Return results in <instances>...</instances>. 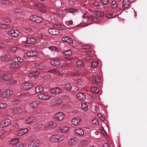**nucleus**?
<instances>
[{"instance_id": "obj_39", "label": "nucleus", "mask_w": 147, "mask_h": 147, "mask_svg": "<svg viewBox=\"0 0 147 147\" xmlns=\"http://www.w3.org/2000/svg\"><path fill=\"white\" fill-rule=\"evenodd\" d=\"M19 140L20 139L19 138L12 139L10 141V143L11 144H13V145H15L18 143V142Z\"/></svg>"}, {"instance_id": "obj_57", "label": "nucleus", "mask_w": 147, "mask_h": 147, "mask_svg": "<svg viewBox=\"0 0 147 147\" xmlns=\"http://www.w3.org/2000/svg\"><path fill=\"white\" fill-rule=\"evenodd\" d=\"M76 64L77 65H80L82 67L84 66V63L81 61H78L76 62Z\"/></svg>"}, {"instance_id": "obj_60", "label": "nucleus", "mask_w": 147, "mask_h": 147, "mask_svg": "<svg viewBox=\"0 0 147 147\" xmlns=\"http://www.w3.org/2000/svg\"><path fill=\"white\" fill-rule=\"evenodd\" d=\"M100 130L101 132L104 136L106 135L107 134L106 132L103 127H101L100 128Z\"/></svg>"}, {"instance_id": "obj_21", "label": "nucleus", "mask_w": 147, "mask_h": 147, "mask_svg": "<svg viewBox=\"0 0 147 147\" xmlns=\"http://www.w3.org/2000/svg\"><path fill=\"white\" fill-rule=\"evenodd\" d=\"M78 142V139L76 138L71 139L68 142V144L71 146H73Z\"/></svg>"}, {"instance_id": "obj_51", "label": "nucleus", "mask_w": 147, "mask_h": 147, "mask_svg": "<svg viewBox=\"0 0 147 147\" xmlns=\"http://www.w3.org/2000/svg\"><path fill=\"white\" fill-rule=\"evenodd\" d=\"M95 13L96 15L99 17L102 16L104 15V13L101 11H96Z\"/></svg>"}, {"instance_id": "obj_64", "label": "nucleus", "mask_w": 147, "mask_h": 147, "mask_svg": "<svg viewBox=\"0 0 147 147\" xmlns=\"http://www.w3.org/2000/svg\"><path fill=\"white\" fill-rule=\"evenodd\" d=\"M93 57L91 56H88L85 57V59L87 60H91L92 59Z\"/></svg>"}, {"instance_id": "obj_61", "label": "nucleus", "mask_w": 147, "mask_h": 147, "mask_svg": "<svg viewBox=\"0 0 147 147\" xmlns=\"http://www.w3.org/2000/svg\"><path fill=\"white\" fill-rule=\"evenodd\" d=\"M90 47V45H86L82 47V49H89Z\"/></svg>"}, {"instance_id": "obj_9", "label": "nucleus", "mask_w": 147, "mask_h": 147, "mask_svg": "<svg viewBox=\"0 0 147 147\" xmlns=\"http://www.w3.org/2000/svg\"><path fill=\"white\" fill-rule=\"evenodd\" d=\"M20 31L17 30H10L7 31L8 34L11 37H17L19 35Z\"/></svg>"}, {"instance_id": "obj_19", "label": "nucleus", "mask_w": 147, "mask_h": 147, "mask_svg": "<svg viewBox=\"0 0 147 147\" xmlns=\"http://www.w3.org/2000/svg\"><path fill=\"white\" fill-rule=\"evenodd\" d=\"M37 42V40L32 37H28L27 38L26 43L28 44H33L36 43Z\"/></svg>"}, {"instance_id": "obj_18", "label": "nucleus", "mask_w": 147, "mask_h": 147, "mask_svg": "<svg viewBox=\"0 0 147 147\" xmlns=\"http://www.w3.org/2000/svg\"><path fill=\"white\" fill-rule=\"evenodd\" d=\"M38 53L34 51L30 50L26 53V55L29 57H35L38 55Z\"/></svg>"}, {"instance_id": "obj_32", "label": "nucleus", "mask_w": 147, "mask_h": 147, "mask_svg": "<svg viewBox=\"0 0 147 147\" xmlns=\"http://www.w3.org/2000/svg\"><path fill=\"white\" fill-rule=\"evenodd\" d=\"M10 58V56L9 55H6L1 57V60L2 61L6 62L8 61L9 60Z\"/></svg>"}, {"instance_id": "obj_10", "label": "nucleus", "mask_w": 147, "mask_h": 147, "mask_svg": "<svg viewBox=\"0 0 147 147\" xmlns=\"http://www.w3.org/2000/svg\"><path fill=\"white\" fill-rule=\"evenodd\" d=\"M30 20L35 22L37 23H40L43 22V20L42 18L36 16H32L30 18Z\"/></svg>"}, {"instance_id": "obj_23", "label": "nucleus", "mask_w": 147, "mask_h": 147, "mask_svg": "<svg viewBox=\"0 0 147 147\" xmlns=\"http://www.w3.org/2000/svg\"><path fill=\"white\" fill-rule=\"evenodd\" d=\"M38 98L40 99H47L50 98L48 95L43 93H40L37 95Z\"/></svg>"}, {"instance_id": "obj_44", "label": "nucleus", "mask_w": 147, "mask_h": 147, "mask_svg": "<svg viewBox=\"0 0 147 147\" xmlns=\"http://www.w3.org/2000/svg\"><path fill=\"white\" fill-rule=\"evenodd\" d=\"M90 90L92 92L95 93H97L99 92V89L96 87H92L91 88Z\"/></svg>"}, {"instance_id": "obj_7", "label": "nucleus", "mask_w": 147, "mask_h": 147, "mask_svg": "<svg viewBox=\"0 0 147 147\" xmlns=\"http://www.w3.org/2000/svg\"><path fill=\"white\" fill-rule=\"evenodd\" d=\"M11 123L10 119L7 118L3 120L0 123V127L1 128L7 127Z\"/></svg>"}, {"instance_id": "obj_47", "label": "nucleus", "mask_w": 147, "mask_h": 147, "mask_svg": "<svg viewBox=\"0 0 147 147\" xmlns=\"http://www.w3.org/2000/svg\"><path fill=\"white\" fill-rule=\"evenodd\" d=\"M48 71L49 72L54 74L59 73V69H52L50 70H49Z\"/></svg>"}, {"instance_id": "obj_46", "label": "nucleus", "mask_w": 147, "mask_h": 147, "mask_svg": "<svg viewBox=\"0 0 147 147\" xmlns=\"http://www.w3.org/2000/svg\"><path fill=\"white\" fill-rule=\"evenodd\" d=\"M0 3L1 4L7 5L11 4L12 2L7 0H2L0 1Z\"/></svg>"}, {"instance_id": "obj_52", "label": "nucleus", "mask_w": 147, "mask_h": 147, "mask_svg": "<svg viewBox=\"0 0 147 147\" xmlns=\"http://www.w3.org/2000/svg\"><path fill=\"white\" fill-rule=\"evenodd\" d=\"M39 71L37 70L36 71V72H33L32 73H30L29 74V76L31 77H34L37 74V73H39Z\"/></svg>"}, {"instance_id": "obj_53", "label": "nucleus", "mask_w": 147, "mask_h": 147, "mask_svg": "<svg viewBox=\"0 0 147 147\" xmlns=\"http://www.w3.org/2000/svg\"><path fill=\"white\" fill-rule=\"evenodd\" d=\"M117 4L116 1H113L112 2L111 7L112 8H115L117 7Z\"/></svg>"}, {"instance_id": "obj_1", "label": "nucleus", "mask_w": 147, "mask_h": 147, "mask_svg": "<svg viewBox=\"0 0 147 147\" xmlns=\"http://www.w3.org/2000/svg\"><path fill=\"white\" fill-rule=\"evenodd\" d=\"M64 139V135L57 134L52 135L49 138V141L52 143H60L63 142Z\"/></svg>"}, {"instance_id": "obj_40", "label": "nucleus", "mask_w": 147, "mask_h": 147, "mask_svg": "<svg viewBox=\"0 0 147 147\" xmlns=\"http://www.w3.org/2000/svg\"><path fill=\"white\" fill-rule=\"evenodd\" d=\"M24 144L22 142H19L18 144L13 145L11 147H24Z\"/></svg>"}, {"instance_id": "obj_26", "label": "nucleus", "mask_w": 147, "mask_h": 147, "mask_svg": "<svg viewBox=\"0 0 147 147\" xmlns=\"http://www.w3.org/2000/svg\"><path fill=\"white\" fill-rule=\"evenodd\" d=\"M76 134L79 136H82L84 134V131L83 129L82 128H78L75 130Z\"/></svg>"}, {"instance_id": "obj_54", "label": "nucleus", "mask_w": 147, "mask_h": 147, "mask_svg": "<svg viewBox=\"0 0 147 147\" xmlns=\"http://www.w3.org/2000/svg\"><path fill=\"white\" fill-rule=\"evenodd\" d=\"M9 27V26L5 24L0 23V28L4 29Z\"/></svg>"}, {"instance_id": "obj_8", "label": "nucleus", "mask_w": 147, "mask_h": 147, "mask_svg": "<svg viewBox=\"0 0 147 147\" xmlns=\"http://www.w3.org/2000/svg\"><path fill=\"white\" fill-rule=\"evenodd\" d=\"M65 117V113L62 112H59L56 113L54 116V118L59 121H63Z\"/></svg>"}, {"instance_id": "obj_59", "label": "nucleus", "mask_w": 147, "mask_h": 147, "mask_svg": "<svg viewBox=\"0 0 147 147\" xmlns=\"http://www.w3.org/2000/svg\"><path fill=\"white\" fill-rule=\"evenodd\" d=\"M49 49L51 50H52L55 51H57V53H58L59 51H58V49L57 47H56L54 46H51L50 47H49Z\"/></svg>"}, {"instance_id": "obj_58", "label": "nucleus", "mask_w": 147, "mask_h": 147, "mask_svg": "<svg viewBox=\"0 0 147 147\" xmlns=\"http://www.w3.org/2000/svg\"><path fill=\"white\" fill-rule=\"evenodd\" d=\"M92 123L94 124L98 125L99 123V121L96 118L93 120Z\"/></svg>"}, {"instance_id": "obj_41", "label": "nucleus", "mask_w": 147, "mask_h": 147, "mask_svg": "<svg viewBox=\"0 0 147 147\" xmlns=\"http://www.w3.org/2000/svg\"><path fill=\"white\" fill-rule=\"evenodd\" d=\"M81 107L82 109L85 111H86L88 109V107L86 104L84 102L82 103Z\"/></svg>"}, {"instance_id": "obj_49", "label": "nucleus", "mask_w": 147, "mask_h": 147, "mask_svg": "<svg viewBox=\"0 0 147 147\" xmlns=\"http://www.w3.org/2000/svg\"><path fill=\"white\" fill-rule=\"evenodd\" d=\"M14 60L15 62H22L23 61V59L19 57H17L14 58Z\"/></svg>"}, {"instance_id": "obj_2", "label": "nucleus", "mask_w": 147, "mask_h": 147, "mask_svg": "<svg viewBox=\"0 0 147 147\" xmlns=\"http://www.w3.org/2000/svg\"><path fill=\"white\" fill-rule=\"evenodd\" d=\"M13 93V90L7 89L2 92L0 94V97L4 98H6L11 96Z\"/></svg>"}, {"instance_id": "obj_42", "label": "nucleus", "mask_w": 147, "mask_h": 147, "mask_svg": "<svg viewBox=\"0 0 147 147\" xmlns=\"http://www.w3.org/2000/svg\"><path fill=\"white\" fill-rule=\"evenodd\" d=\"M117 15V13H115L112 14H107L106 15V17L109 18H112L115 17Z\"/></svg>"}, {"instance_id": "obj_45", "label": "nucleus", "mask_w": 147, "mask_h": 147, "mask_svg": "<svg viewBox=\"0 0 147 147\" xmlns=\"http://www.w3.org/2000/svg\"><path fill=\"white\" fill-rule=\"evenodd\" d=\"M14 11L19 14H21L23 12L22 10L20 8H15L13 9Z\"/></svg>"}, {"instance_id": "obj_6", "label": "nucleus", "mask_w": 147, "mask_h": 147, "mask_svg": "<svg viewBox=\"0 0 147 147\" xmlns=\"http://www.w3.org/2000/svg\"><path fill=\"white\" fill-rule=\"evenodd\" d=\"M63 102V100L61 98L56 97L51 101V104L52 106L59 105L61 104Z\"/></svg>"}, {"instance_id": "obj_35", "label": "nucleus", "mask_w": 147, "mask_h": 147, "mask_svg": "<svg viewBox=\"0 0 147 147\" xmlns=\"http://www.w3.org/2000/svg\"><path fill=\"white\" fill-rule=\"evenodd\" d=\"M36 68L38 69H43L45 68L46 65L43 63L36 64Z\"/></svg>"}, {"instance_id": "obj_15", "label": "nucleus", "mask_w": 147, "mask_h": 147, "mask_svg": "<svg viewBox=\"0 0 147 147\" xmlns=\"http://www.w3.org/2000/svg\"><path fill=\"white\" fill-rule=\"evenodd\" d=\"M77 98L81 100H84L86 98V95L82 92L78 93L76 95Z\"/></svg>"}, {"instance_id": "obj_43", "label": "nucleus", "mask_w": 147, "mask_h": 147, "mask_svg": "<svg viewBox=\"0 0 147 147\" xmlns=\"http://www.w3.org/2000/svg\"><path fill=\"white\" fill-rule=\"evenodd\" d=\"M64 88L67 90L71 89L72 87L71 85L69 83H66L64 85Z\"/></svg>"}, {"instance_id": "obj_29", "label": "nucleus", "mask_w": 147, "mask_h": 147, "mask_svg": "<svg viewBox=\"0 0 147 147\" xmlns=\"http://www.w3.org/2000/svg\"><path fill=\"white\" fill-rule=\"evenodd\" d=\"M28 131V129L27 128L22 129L19 131L18 135L19 136H21L26 134Z\"/></svg>"}, {"instance_id": "obj_38", "label": "nucleus", "mask_w": 147, "mask_h": 147, "mask_svg": "<svg viewBox=\"0 0 147 147\" xmlns=\"http://www.w3.org/2000/svg\"><path fill=\"white\" fill-rule=\"evenodd\" d=\"M53 28H58L61 30H62L66 28V27L65 26L61 24H55L53 25Z\"/></svg>"}, {"instance_id": "obj_63", "label": "nucleus", "mask_w": 147, "mask_h": 147, "mask_svg": "<svg viewBox=\"0 0 147 147\" xmlns=\"http://www.w3.org/2000/svg\"><path fill=\"white\" fill-rule=\"evenodd\" d=\"M15 65L16 64H11L9 65V67L10 68L15 69Z\"/></svg>"}, {"instance_id": "obj_16", "label": "nucleus", "mask_w": 147, "mask_h": 147, "mask_svg": "<svg viewBox=\"0 0 147 147\" xmlns=\"http://www.w3.org/2000/svg\"><path fill=\"white\" fill-rule=\"evenodd\" d=\"M91 80L93 84L97 85L100 82V77L99 76H94L92 78Z\"/></svg>"}, {"instance_id": "obj_5", "label": "nucleus", "mask_w": 147, "mask_h": 147, "mask_svg": "<svg viewBox=\"0 0 147 147\" xmlns=\"http://www.w3.org/2000/svg\"><path fill=\"white\" fill-rule=\"evenodd\" d=\"M0 76L1 79L6 81L9 80L11 77V74L6 71H0Z\"/></svg>"}, {"instance_id": "obj_12", "label": "nucleus", "mask_w": 147, "mask_h": 147, "mask_svg": "<svg viewBox=\"0 0 147 147\" xmlns=\"http://www.w3.org/2000/svg\"><path fill=\"white\" fill-rule=\"evenodd\" d=\"M32 85L31 83L26 82H25L24 83L22 84L21 86V88L25 90L29 89L32 88Z\"/></svg>"}, {"instance_id": "obj_56", "label": "nucleus", "mask_w": 147, "mask_h": 147, "mask_svg": "<svg viewBox=\"0 0 147 147\" xmlns=\"http://www.w3.org/2000/svg\"><path fill=\"white\" fill-rule=\"evenodd\" d=\"M98 117L102 120L104 121L105 120V117L103 115L100 113H98Z\"/></svg>"}, {"instance_id": "obj_27", "label": "nucleus", "mask_w": 147, "mask_h": 147, "mask_svg": "<svg viewBox=\"0 0 147 147\" xmlns=\"http://www.w3.org/2000/svg\"><path fill=\"white\" fill-rule=\"evenodd\" d=\"M13 112L14 113L18 114H21L22 113H25L24 111H22V108L18 107H16L13 109Z\"/></svg>"}, {"instance_id": "obj_37", "label": "nucleus", "mask_w": 147, "mask_h": 147, "mask_svg": "<svg viewBox=\"0 0 147 147\" xmlns=\"http://www.w3.org/2000/svg\"><path fill=\"white\" fill-rule=\"evenodd\" d=\"M35 90L36 93L42 92L44 91V88L40 86H37Z\"/></svg>"}, {"instance_id": "obj_50", "label": "nucleus", "mask_w": 147, "mask_h": 147, "mask_svg": "<svg viewBox=\"0 0 147 147\" xmlns=\"http://www.w3.org/2000/svg\"><path fill=\"white\" fill-rule=\"evenodd\" d=\"M63 53L64 55L67 56H70L72 54L71 51L70 50L64 51Z\"/></svg>"}, {"instance_id": "obj_31", "label": "nucleus", "mask_w": 147, "mask_h": 147, "mask_svg": "<svg viewBox=\"0 0 147 147\" xmlns=\"http://www.w3.org/2000/svg\"><path fill=\"white\" fill-rule=\"evenodd\" d=\"M10 50L11 52L14 53H18L19 51H20V49L19 47L17 48V47H15L11 48Z\"/></svg>"}, {"instance_id": "obj_48", "label": "nucleus", "mask_w": 147, "mask_h": 147, "mask_svg": "<svg viewBox=\"0 0 147 147\" xmlns=\"http://www.w3.org/2000/svg\"><path fill=\"white\" fill-rule=\"evenodd\" d=\"M7 105L4 102H2L0 103V109H6Z\"/></svg>"}, {"instance_id": "obj_14", "label": "nucleus", "mask_w": 147, "mask_h": 147, "mask_svg": "<svg viewBox=\"0 0 147 147\" xmlns=\"http://www.w3.org/2000/svg\"><path fill=\"white\" fill-rule=\"evenodd\" d=\"M86 17L88 20L91 21L94 23H98L100 21V19L99 18L93 15L88 16Z\"/></svg>"}, {"instance_id": "obj_11", "label": "nucleus", "mask_w": 147, "mask_h": 147, "mask_svg": "<svg viewBox=\"0 0 147 147\" xmlns=\"http://www.w3.org/2000/svg\"><path fill=\"white\" fill-rule=\"evenodd\" d=\"M57 125L56 123L53 121H50L46 123L44 125V127L46 129L55 127Z\"/></svg>"}, {"instance_id": "obj_62", "label": "nucleus", "mask_w": 147, "mask_h": 147, "mask_svg": "<svg viewBox=\"0 0 147 147\" xmlns=\"http://www.w3.org/2000/svg\"><path fill=\"white\" fill-rule=\"evenodd\" d=\"M21 66V65L20 63H16L15 69H20Z\"/></svg>"}, {"instance_id": "obj_34", "label": "nucleus", "mask_w": 147, "mask_h": 147, "mask_svg": "<svg viewBox=\"0 0 147 147\" xmlns=\"http://www.w3.org/2000/svg\"><path fill=\"white\" fill-rule=\"evenodd\" d=\"M45 8L46 7L45 5L40 3L38 9L39 11L44 12L46 11V10L45 9Z\"/></svg>"}, {"instance_id": "obj_20", "label": "nucleus", "mask_w": 147, "mask_h": 147, "mask_svg": "<svg viewBox=\"0 0 147 147\" xmlns=\"http://www.w3.org/2000/svg\"><path fill=\"white\" fill-rule=\"evenodd\" d=\"M80 119L79 117L73 118L71 121L72 124L75 125H79L80 123Z\"/></svg>"}, {"instance_id": "obj_33", "label": "nucleus", "mask_w": 147, "mask_h": 147, "mask_svg": "<svg viewBox=\"0 0 147 147\" xmlns=\"http://www.w3.org/2000/svg\"><path fill=\"white\" fill-rule=\"evenodd\" d=\"M64 11H66L67 13H74L77 11V10L75 9L67 8L64 9Z\"/></svg>"}, {"instance_id": "obj_28", "label": "nucleus", "mask_w": 147, "mask_h": 147, "mask_svg": "<svg viewBox=\"0 0 147 147\" xmlns=\"http://www.w3.org/2000/svg\"><path fill=\"white\" fill-rule=\"evenodd\" d=\"M130 2L129 0H124L122 4V7L123 9L129 7Z\"/></svg>"}, {"instance_id": "obj_13", "label": "nucleus", "mask_w": 147, "mask_h": 147, "mask_svg": "<svg viewBox=\"0 0 147 147\" xmlns=\"http://www.w3.org/2000/svg\"><path fill=\"white\" fill-rule=\"evenodd\" d=\"M36 118L35 117H30L26 118L24 121L26 124H30L35 122Z\"/></svg>"}, {"instance_id": "obj_25", "label": "nucleus", "mask_w": 147, "mask_h": 147, "mask_svg": "<svg viewBox=\"0 0 147 147\" xmlns=\"http://www.w3.org/2000/svg\"><path fill=\"white\" fill-rule=\"evenodd\" d=\"M51 92L54 94H57L62 91V90L59 88H55L51 89Z\"/></svg>"}, {"instance_id": "obj_36", "label": "nucleus", "mask_w": 147, "mask_h": 147, "mask_svg": "<svg viewBox=\"0 0 147 147\" xmlns=\"http://www.w3.org/2000/svg\"><path fill=\"white\" fill-rule=\"evenodd\" d=\"M99 64V62L98 61H94L91 63V66L92 67H97Z\"/></svg>"}, {"instance_id": "obj_17", "label": "nucleus", "mask_w": 147, "mask_h": 147, "mask_svg": "<svg viewBox=\"0 0 147 147\" xmlns=\"http://www.w3.org/2000/svg\"><path fill=\"white\" fill-rule=\"evenodd\" d=\"M48 31L50 34L54 35H58L59 33V30L55 28H50L48 29Z\"/></svg>"}, {"instance_id": "obj_22", "label": "nucleus", "mask_w": 147, "mask_h": 147, "mask_svg": "<svg viewBox=\"0 0 147 147\" xmlns=\"http://www.w3.org/2000/svg\"><path fill=\"white\" fill-rule=\"evenodd\" d=\"M62 40L64 42H67L70 44H73V41L72 39L68 36H65L62 38Z\"/></svg>"}, {"instance_id": "obj_55", "label": "nucleus", "mask_w": 147, "mask_h": 147, "mask_svg": "<svg viewBox=\"0 0 147 147\" xmlns=\"http://www.w3.org/2000/svg\"><path fill=\"white\" fill-rule=\"evenodd\" d=\"M0 45L1 49L4 48L7 46V44L5 42H0Z\"/></svg>"}, {"instance_id": "obj_3", "label": "nucleus", "mask_w": 147, "mask_h": 147, "mask_svg": "<svg viewBox=\"0 0 147 147\" xmlns=\"http://www.w3.org/2000/svg\"><path fill=\"white\" fill-rule=\"evenodd\" d=\"M41 144V143L39 140L35 139L29 142L27 147H39Z\"/></svg>"}, {"instance_id": "obj_4", "label": "nucleus", "mask_w": 147, "mask_h": 147, "mask_svg": "<svg viewBox=\"0 0 147 147\" xmlns=\"http://www.w3.org/2000/svg\"><path fill=\"white\" fill-rule=\"evenodd\" d=\"M70 130V127L68 125H64L57 127L55 131L58 133H66L69 131Z\"/></svg>"}, {"instance_id": "obj_24", "label": "nucleus", "mask_w": 147, "mask_h": 147, "mask_svg": "<svg viewBox=\"0 0 147 147\" xmlns=\"http://www.w3.org/2000/svg\"><path fill=\"white\" fill-rule=\"evenodd\" d=\"M39 103V101L38 100L32 102L29 105L30 107L32 109L35 108L37 107Z\"/></svg>"}, {"instance_id": "obj_30", "label": "nucleus", "mask_w": 147, "mask_h": 147, "mask_svg": "<svg viewBox=\"0 0 147 147\" xmlns=\"http://www.w3.org/2000/svg\"><path fill=\"white\" fill-rule=\"evenodd\" d=\"M50 63L53 66H56L59 65L61 64L60 61L58 59L52 60L51 61Z\"/></svg>"}]
</instances>
